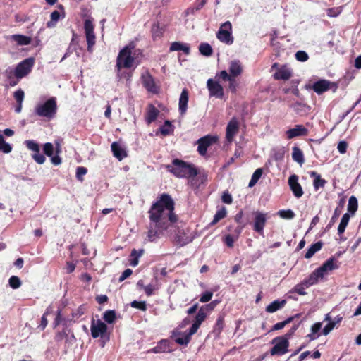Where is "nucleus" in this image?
I'll use <instances>...</instances> for the list:
<instances>
[{
    "mask_svg": "<svg viewBox=\"0 0 361 361\" xmlns=\"http://www.w3.org/2000/svg\"><path fill=\"white\" fill-rule=\"evenodd\" d=\"M217 39L226 44L233 43V37L232 36V25L230 21L223 23L218 32H216Z\"/></svg>",
    "mask_w": 361,
    "mask_h": 361,
    "instance_id": "6e6552de",
    "label": "nucleus"
},
{
    "mask_svg": "<svg viewBox=\"0 0 361 361\" xmlns=\"http://www.w3.org/2000/svg\"><path fill=\"white\" fill-rule=\"evenodd\" d=\"M142 80L144 87L148 92L152 93H157L159 92V87L156 85L152 75L149 74L143 75Z\"/></svg>",
    "mask_w": 361,
    "mask_h": 361,
    "instance_id": "412c9836",
    "label": "nucleus"
},
{
    "mask_svg": "<svg viewBox=\"0 0 361 361\" xmlns=\"http://www.w3.org/2000/svg\"><path fill=\"white\" fill-rule=\"evenodd\" d=\"M239 128L240 124L238 119L235 117L232 118L227 124L226 129V140L228 142H231L233 140L234 137L239 131Z\"/></svg>",
    "mask_w": 361,
    "mask_h": 361,
    "instance_id": "4468645a",
    "label": "nucleus"
},
{
    "mask_svg": "<svg viewBox=\"0 0 361 361\" xmlns=\"http://www.w3.org/2000/svg\"><path fill=\"white\" fill-rule=\"evenodd\" d=\"M174 209V201L166 193L161 194L152 204L148 211L149 224L147 233L149 242H155L174 227L178 221Z\"/></svg>",
    "mask_w": 361,
    "mask_h": 361,
    "instance_id": "f257e3e1",
    "label": "nucleus"
},
{
    "mask_svg": "<svg viewBox=\"0 0 361 361\" xmlns=\"http://www.w3.org/2000/svg\"><path fill=\"white\" fill-rule=\"evenodd\" d=\"M84 29L87 43V51H92V47L95 44L96 36L94 32V26L91 19H86L84 22Z\"/></svg>",
    "mask_w": 361,
    "mask_h": 361,
    "instance_id": "9d476101",
    "label": "nucleus"
},
{
    "mask_svg": "<svg viewBox=\"0 0 361 361\" xmlns=\"http://www.w3.org/2000/svg\"><path fill=\"white\" fill-rule=\"evenodd\" d=\"M133 46H126L122 49L117 57L116 66L118 69L122 68H130L133 66L134 58L132 56Z\"/></svg>",
    "mask_w": 361,
    "mask_h": 361,
    "instance_id": "20e7f679",
    "label": "nucleus"
},
{
    "mask_svg": "<svg viewBox=\"0 0 361 361\" xmlns=\"http://www.w3.org/2000/svg\"><path fill=\"white\" fill-rule=\"evenodd\" d=\"M32 157L33 159L39 164H44L46 160L45 157L42 154H40L39 152L34 153Z\"/></svg>",
    "mask_w": 361,
    "mask_h": 361,
    "instance_id": "69168bd1",
    "label": "nucleus"
},
{
    "mask_svg": "<svg viewBox=\"0 0 361 361\" xmlns=\"http://www.w3.org/2000/svg\"><path fill=\"white\" fill-rule=\"evenodd\" d=\"M10 38L13 41L16 42L18 45L20 46L28 45L31 43V38L30 37L23 35H11Z\"/></svg>",
    "mask_w": 361,
    "mask_h": 361,
    "instance_id": "c756f323",
    "label": "nucleus"
},
{
    "mask_svg": "<svg viewBox=\"0 0 361 361\" xmlns=\"http://www.w3.org/2000/svg\"><path fill=\"white\" fill-rule=\"evenodd\" d=\"M166 168L176 177L180 178H195L198 173L197 169L192 164L178 159H173Z\"/></svg>",
    "mask_w": 361,
    "mask_h": 361,
    "instance_id": "f03ea898",
    "label": "nucleus"
},
{
    "mask_svg": "<svg viewBox=\"0 0 361 361\" xmlns=\"http://www.w3.org/2000/svg\"><path fill=\"white\" fill-rule=\"evenodd\" d=\"M338 268V262L334 257L329 258L322 266L316 269L321 279L328 275L333 270Z\"/></svg>",
    "mask_w": 361,
    "mask_h": 361,
    "instance_id": "9b49d317",
    "label": "nucleus"
},
{
    "mask_svg": "<svg viewBox=\"0 0 361 361\" xmlns=\"http://www.w3.org/2000/svg\"><path fill=\"white\" fill-rule=\"evenodd\" d=\"M174 240L177 243V245L180 246H183L189 243L191 240L188 238V237L185 236L184 233L179 232L174 237Z\"/></svg>",
    "mask_w": 361,
    "mask_h": 361,
    "instance_id": "58836bf2",
    "label": "nucleus"
},
{
    "mask_svg": "<svg viewBox=\"0 0 361 361\" xmlns=\"http://www.w3.org/2000/svg\"><path fill=\"white\" fill-rule=\"evenodd\" d=\"M295 58L298 61L305 62L308 60L309 56L305 51H298L295 53Z\"/></svg>",
    "mask_w": 361,
    "mask_h": 361,
    "instance_id": "bf43d9fd",
    "label": "nucleus"
},
{
    "mask_svg": "<svg viewBox=\"0 0 361 361\" xmlns=\"http://www.w3.org/2000/svg\"><path fill=\"white\" fill-rule=\"evenodd\" d=\"M342 12L341 7L329 8L326 10V15L330 18H336Z\"/></svg>",
    "mask_w": 361,
    "mask_h": 361,
    "instance_id": "603ef678",
    "label": "nucleus"
},
{
    "mask_svg": "<svg viewBox=\"0 0 361 361\" xmlns=\"http://www.w3.org/2000/svg\"><path fill=\"white\" fill-rule=\"evenodd\" d=\"M228 71H229L231 75L233 77H237V76L240 75L243 71L242 66H241L240 61H232L230 63Z\"/></svg>",
    "mask_w": 361,
    "mask_h": 361,
    "instance_id": "c85d7f7f",
    "label": "nucleus"
},
{
    "mask_svg": "<svg viewBox=\"0 0 361 361\" xmlns=\"http://www.w3.org/2000/svg\"><path fill=\"white\" fill-rule=\"evenodd\" d=\"M284 153L285 152L283 149H279L274 150V154L272 155V158L274 159V160L276 161H281L283 159Z\"/></svg>",
    "mask_w": 361,
    "mask_h": 361,
    "instance_id": "4d7b16f0",
    "label": "nucleus"
},
{
    "mask_svg": "<svg viewBox=\"0 0 361 361\" xmlns=\"http://www.w3.org/2000/svg\"><path fill=\"white\" fill-rule=\"evenodd\" d=\"M217 141V137L206 135L197 140V151L199 154L204 156L207 154L208 147Z\"/></svg>",
    "mask_w": 361,
    "mask_h": 361,
    "instance_id": "ddd939ff",
    "label": "nucleus"
},
{
    "mask_svg": "<svg viewBox=\"0 0 361 361\" xmlns=\"http://www.w3.org/2000/svg\"><path fill=\"white\" fill-rule=\"evenodd\" d=\"M221 200L224 203L227 204H230L233 202V197L228 190H226L223 192Z\"/></svg>",
    "mask_w": 361,
    "mask_h": 361,
    "instance_id": "e2e57ef3",
    "label": "nucleus"
},
{
    "mask_svg": "<svg viewBox=\"0 0 361 361\" xmlns=\"http://www.w3.org/2000/svg\"><path fill=\"white\" fill-rule=\"evenodd\" d=\"M288 183L290 190L296 198H300L303 195L304 192L302 186L298 183V176L296 174L291 175L288 178Z\"/></svg>",
    "mask_w": 361,
    "mask_h": 361,
    "instance_id": "dca6fc26",
    "label": "nucleus"
},
{
    "mask_svg": "<svg viewBox=\"0 0 361 361\" xmlns=\"http://www.w3.org/2000/svg\"><path fill=\"white\" fill-rule=\"evenodd\" d=\"M226 216V209L225 207H221L220 209H219L215 215L214 216V219L211 222L212 225L216 224L218 221H219L221 219H224Z\"/></svg>",
    "mask_w": 361,
    "mask_h": 361,
    "instance_id": "79ce46f5",
    "label": "nucleus"
},
{
    "mask_svg": "<svg viewBox=\"0 0 361 361\" xmlns=\"http://www.w3.org/2000/svg\"><path fill=\"white\" fill-rule=\"evenodd\" d=\"M103 319L109 324H112L116 319V312L114 310H106L103 314Z\"/></svg>",
    "mask_w": 361,
    "mask_h": 361,
    "instance_id": "a18cd8bd",
    "label": "nucleus"
},
{
    "mask_svg": "<svg viewBox=\"0 0 361 361\" xmlns=\"http://www.w3.org/2000/svg\"><path fill=\"white\" fill-rule=\"evenodd\" d=\"M293 159L302 166L305 163V158L302 151L297 146L293 147L292 152Z\"/></svg>",
    "mask_w": 361,
    "mask_h": 361,
    "instance_id": "7c9ffc66",
    "label": "nucleus"
},
{
    "mask_svg": "<svg viewBox=\"0 0 361 361\" xmlns=\"http://www.w3.org/2000/svg\"><path fill=\"white\" fill-rule=\"evenodd\" d=\"M319 279H321L319 273H317V270L315 269L307 278L305 279L302 281L304 283L310 287L313 286L319 281Z\"/></svg>",
    "mask_w": 361,
    "mask_h": 361,
    "instance_id": "f704fd0d",
    "label": "nucleus"
},
{
    "mask_svg": "<svg viewBox=\"0 0 361 361\" xmlns=\"http://www.w3.org/2000/svg\"><path fill=\"white\" fill-rule=\"evenodd\" d=\"M253 215V224L252 229L254 231L264 235V229L268 219V213H264L260 211H255L252 213Z\"/></svg>",
    "mask_w": 361,
    "mask_h": 361,
    "instance_id": "0eeeda50",
    "label": "nucleus"
},
{
    "mask_svg": "<svg viewBox=\"0 0 361 361\" xmlns=\"http://www.w3.org/2000/svg\"><path fill=\"white\" fill-rule=\"evenodd\" d=\"M358 208L357 200L355 196L350 197L348 204V211L352 215H354Z\"/></svg>",
    "mask_w": 361,
    "mask_h": 361,
    "instance_id": "e433bc0d",
    "label": "nucleus"
},
{
    "mask_svg": "<svg viewBox=\"0 0 361 361\" xmlns=\"http://www.w3.org/2000/svg\"><path fill=\"white\" fill-rule=\"evenodd\" d=\"M323 246V243L322 241H318L312 245L308 248L307 252L305 255V257L306 259L311 258L317 252L319 251Z\"/></svg>",
    "mask_w": 361,
    "mask_h": 361,
    "instance_id": "72a5a7b5",
    "label": "nucleus"
},
{
    "mask_svg": "<svg viewBox=\"0 0 361 361\" xmlns=\"http://www.w3.org/2000/svg\"><path fill=\"white\" fill-rule=\"evenodd\" d=\"M87 172V169L83 166H78L76 169V178L78 180L82 181V176H85Z\"/></svg>",
    "mask_w": 361,
    "mask_h": 361,
    "instance_id": "052dcab7",
    "label": "nucleus"
},
{
    "mask_svg": "<svg viewBox=\"0 0 361 361\" xmlns=\"http://www.w3.org/2000/svg\"><path fill=\"white\" fill-rule=\"evenodd\" d=\"M310 177H314V180L313 181L314 189L317 191L319 188H324L325 184L326 183V180L322 178L321 176L318 174L316 171H311L310 173Z\"/></svg>",
    "mask_w": 361,
    "mask_h": 361,
    "instance_id": "cd10ccee",
    "label": "nucleus"
},
{
    "mask_svg": "<svg viewBox=\"0 0 361 361\" xmlns=\"http://www.w3.org/2000/svg\"><path fill=\"white\" fill-rule=\"evenodd\" d=\"M111 149L113 152L114 156L119 161L123 160L128 156L126 148L117 142H114L111 144Z\"/></svg>",
    "mask_w": 361,
    "mask_h": 361,
    "instance_id": "aec40b11",
    "label": "nucleus"
},
{
    "mask_svg": "<svg viewBox=\"0 0 361 361\" xmlns=\"http://www.w3.org/2000/svg\"><path fill=\"white\" fill-rule=\"evenodd\" d=\"M200 325L194 322L190 329L188 331H185L186 334L188 336L190 340L191 336L197 331L198 329L200 328Z\"/></svg>",
    "mask_w": 361,
    "mask_h": 361,
    "instance_id": "338daca9",
    "label": "nucleus"
},
{
    "mask_svg": "<svg viewBox=\"0 0 361 361\" xmlns=\"http://www.w3.org/2000/svg\"><path fill=\"white\" fill-rule=\"evenodd\" d=\"M312 88L317 94H322L329 90H332L335 92L338 89V85L325 79H320L313 83Z\"/></svg>",
    "mask_w": 361,
    "mask_h": 361,
    "instance_id": "1a4fd4ad",
    "label": "nucleus"
},
{
    "mask_svg": "<svg viewBox=\"0 0 361 361\" xmlns=\"http://www.w3.org/2000/svg\"><path fill=\"white\" fill-rule=\"evenodd\" d=\"M271 343L274 346L270 350L271 355H283L288 352L289 341L286 338L275 337L272 339Z\"/></svg>",
    "mask_w": 361,
    "mask_h": 361,
    "instance_id": "423d86ee",
    "label": "nucleus"
},
{
    "mask_svg": "<svg viewBox=\"0 0 361 361\" xmlns=\"http://www.w3.org/2000/svg\"><path fill=\"white\" fill-rule=\"evenodd\" d=\"M8 284L13 289H17L21 286L22 282L18 276H11L8 279Z\"/></svg>",
    "mask_w": 361,
    "mask_h": 361,
    "instance_id": "09e8293b",
    "label": "nucleus"
},
{
    "mask_svg": "<svg viewBox=\"0 0 361 361\" xmlns=\"http://www.w3.org/2000/svg\"><path fill=\"white\" fill-rule=\"evenodd\" d=\"M188 92L186 89H183L181 92L180 98H179V104H178V110L180 114L183 116L186 113L188 109Z\"/></svg>",
    "mask_w": 361,
    "mask_h": 361,
    "instance_id": "b1692460",
    "label": "nucleus"
},
{
    "mask_svg": "<svg viewBox=\"0 0 361 361\" xmlns=\"http://www.w3.org/2000/svg\"><path fill=\"white\" fill-rule=\"evenodd\" d=\"M286 304V300H276L266 307V312L273 313L282 309Z\"/></svg>",
    "mask_w": 361,
    "mask_h": 361,
    "instance_id": "a878e982",
    "label": "nucleus"
},
{
    "mask_svg": "<svg viewBox=\"0 0 361 361\" xmlns=\"http://www.w3.org/2000/svg\"><path fill=\"white\" fill-rule=\"evenodd\" d=\"M35 64V59L30 57L17 64L15 68H8L17 78L26 77L32 71Z\"/></svg>",
    "mask_w": 361,
    "mask_h": 361,
    "instance_id": "39448f33",
    "label": "nucleus"
},
{
    "mask_svg": "<svg viewBox=\"0 0 361 361\" xmlns=\"http://www.w3.org/2000/svg\"><path fill=\"white\" fill-rule=\"evenodd\" d=\"M13 97L16 103H23L25 97L24 91L22 89H18L13 93Z\"/></svg>",
    "mask_w": 361,
    "mask_h": 361,
    "instance_id": "6e6d98bb",
    "label": "nucleus"
},
{
    "mask_svg": "<svg viewBox=\"0 0 361 361\" xmlns=\"http://www.w3.org/2000/svg\"><path fill=\"white\" fill-rule=\"evenodd\" d=\"M91 336L94 338H97L99 336L102 337L107 331V325L100 319L95 321L94 319L91 322Z\"/></svg>",
    "mask_w": 361,
    "mask_h": 361,
    "instance_id": "f8f14e48",
    "label": "nucleus"
},
{
    "mask_svg": "<svg viewBox=\"0 0 361 361\" xmlns=\"http://www.w3.org/2000/svg\"><path fill=\"white\" fill-rule=\"evenodd\" d=\"M235 235H226L224 238V242L228 247H233L234 242L238 240L239 235L242 231V228H237L235 229Z\"/></svg>",
    "mask_w": 361,
    "mask_h": 361,
    "instance_id": "473e14b6",
    "label": "nucleus"
},
{
    "mask_svg": "<svg viewBox=\"0 0 361 361\" xmlns=\"http://www.w3.org/2000/svg\"><path fill=\"white\" fill-rule=\"evenodd\" d=\"M224 317L225 315L224 313H221L219 314L217 319L216 321L215 324L214 325L212 334L216 338H219L221 331L224 328Z\"/></svg>",
    "mask_w": 361,
    "mask_h": 361,
    "instance_id": "4be33fe9",
    "label": "nucleus"
},
{
    "mask_svg": "<svg viewBox=\"0 0 361 361\" xmlns=\"http://www.w3.org/2000/svg\"><path fill=\"white\" fill-rule=\"evenodd\" d=\"M159 114V111L154 105L149 104L145 116V121L149 125L154 122L157 119Z\"/></svg>",
    "mask_w": 361,
    "mask_h": 361,
    "instance_id": "393cba45",
    "label": "nucleus"
},
{
    "mask_svg": "<svg viewBox=\"0 0 361 361\" xmlns=\"http://www.w3.org/2000/svg\"><path fill=\"white\" fill-rule=\"evenodd\" d=\"M262 173H263V169L262 168L257 169L251 177V179L249 182L248 186L250 188L253 187L257 183L259 179L261 178Z\"/></svg>",
    "mask_w": 361,
    "mask_h": 361,
    "instance_id": "ea45409f",
    "label": "nucleus"
},
{
    "mask_svg": "<svg viewBox=\"0 0 361 361\" xmlns=\"http://www.w3.org/2000/svg\"><path fill=\"white\" fill-rule=\"evenodd\" d=\"M206 317V313L203 311L202 307H201L195 316V322L199 325H201L202 322L205 319Z\"/></svg>",
    "mask_w": 361,
    "mask_h": 361,
    "instance_id": "13d9d810",
    "label": "nucleus"
},
{
    "mask_svg": "<svg viewBox=\"0 0 361 361\" xmlns=\"http://www.w3.org/2000/svg\"><path fill=\"white\" fill-rule=\"evenodd\" d=\"M199 51L201 54L209 56L212 54V48L208 43H202L199 46Z\"/></svg>",
    "mask_w": 361,
    "mask_h": 361,
    "instance_id": "37998d69",
    "label": "nucleus"
},
{
    "mask_svg": "<svg viewBox=\"0 0 361 361\" xmlns=\"http://www.w3.org/2000/svg\"><path fill=\"white\" fill-rule=\"evenodd\" d=\"M169 348V342L167 340L163 339L159 342L158 345L154 348V353H161V351H166Z\"/></svg>",
    "mask_w": 361,
    "mask_h": 361,
    "instance_id": "49530a36",
    "label": "nucleus"
},
{
    "mask_svg": "<svg viewBox=\"0 0 361 361\" xmlns=\"http://www.w3.org/2000/svg\"><path fill=\"white\" fill-rule=\"evenodd\" d=\"M322 326V322H316L311 327V333L307 335V337L309 338L310 341H314L317 339L320 334L319 331L321 330Z\"/></svg>",
    "mask_w": 361,
    "mask_h": 361,
    "instance_id": "2f4dec72",
    "label": "nucleus"
},
{
    "mask_svg": "<svg viewBox=\"0 0 361 361\" xmlns=\"http://www.w3.org/2000/svg\"><path fill=\"white\" fill-rule=\"evenodd\" d=\"M130 305L133 308L139 309L142 311H146L147 310V305L145 301L133 300L131 302Z\"/></svg>",
    "mask_w": 361,
    "mask_h": 361,
    "instance_id": "5fc2aeb1",
    "label": "nucleus"
},
{
    "mask_svg": "<svg viewBox=\"0 0 361 361\" xmlns=\"http://www.w3.org/2000/svg\"><path fill=\"white\" fill-rule=\"evenodd\" d=\"M348 143L344 141H340L338 144L337 149L341 154H345L347 151Z\"/></svg>",
    "mask_w": 361,
    "mask_h": 361,
    "instance_id": "774afa93",
    "label": "nucleus"
},
{
    "mask_svg": "<svg viewBox=\"0 0 361 361\" xmlns=\"http://www.w3.org/2000/svg\"><path fill=\"white\" fill-rule=\"evenodd\" d=\"M159 289V286L157 283H149L147 286H144V290L147 296H151L154 294L155 290Z\"/></svg>",
    "mask_w": 361,
    "mask_h": 361,
    "instance_id": "3c124183",
    "label": "nucleus"
},
{
    "mask_svg": "<svg viewBox=\"0 0 361 361\" xmlns=\"http://www.w3.org/2000/svg\"><path fill=\"white\" fill-rule=\"evenodd\" d=\"M59 11H54L50 15L51 20L47 23V27L49 28L54 27L60 18H64L66 16L65 9L63 5L57 6Z\"/></svg>",
    "mask_w": 361,
    "mask_h": 361,
    "instance_id": "a211bd4d",
    "label": "nucleus"
},
{
    "mask_svg": "<svg viewBox=\"0 0 361 361\" xmlns=\"http://www.w3.org/2000/svg\"><path fill=\"white\" fill-rule=\"evenodd\" d=\"M25 144L30 150L33 151L35 153L39 152V146L35 141L25 140Z\"/></svg>",
    "mask_w": 361,
    "mask_h": 361,
    "instance_id": "864d4df0",
    "label": "nucleus"
},
{
    "mask_svg": "<svg viewBox=\"0 0 361 361\" xmlns=\"http://www.w3.org/2000/svg\"><path fill=\"white\" fill-rule=\"evenodd\" d=\"M160 132L163 135H168L171 134L174 130V127L169 121H166L160 128Z\"/></svg>",
    "mask_w": 361,
    "mask_h": 361,
    "instance_id": "4c0bfd02",
    "label": "nucleus"
},
{
    "mask_svg": "<svg viewBox=\"0 0 361 361\" xmlns=\"http://www.w3.org/2000/svg\"><path fill=\"white\" fill-rule=\"evenodd\" d=\"M170 338L180 345H187L190 341L186 332H181L179 329H173L171 332Z\"/></svg>",
    "mask_w": 361,
    "mask_h": 361,
    "instance_id": "6ab92c4d",
    "label": "nucleus"
},
{
    "mask_svg": "<svg viewBox=\"0 0 361 361\" xmlns=\"http://www.w3.org/2000/svg\"><path fill=\"white\" fill-rule=\"evenodd\" d=\"M207 86L210 97H215L216 98H222L224 97L223 87L218 82L210 78L207 82Z\"/></svg>",
    "mask_w": 361,
    "mask_h": 361,
    "instance_id": "2eb2a0df",
    "label": "nucleus"
},
{
    "mask_svg": "<svg viewBox=\"0 0 361 361\" xmlns=\"http://www.w3.org/2000/svg\"><path fill=\"white\" fill-rule=\"evenodd\" d=\"M169 49L170 51H182L186 55H189L190 51V47L187 44L180 42H174L171 43Z\"/></svg>",
    "mask_w": 361,
    "mask_h": 361,
    "instance_id": "bb28decb",
    "label": "nucleus"
},
{
    "mask_svg": "<svg viewBox=\"0 0 361 361\" xmlns=\"http://www.w3.org/2000/svg\"><path fill=\"white\" fill-rule=\"evenodd\" d=\"M309 287L306 286L302 281L300 283H298L294 286V288L292 290V292L296 293L300 295H305L307 294V293L305 292V289Z\"/></svg>",
    "mask_w": 361,
    "mask_h": 361,
    "instance_id": "c03bdc74",
    "label": "nucleus"
},
{
    "mask_svg": "<svg viewBox=\"0 0 361 361\" xmlns=\"http://www.w3.org/2000/svg\"><path fill=\"white\" fill-rule=\"evenodd\" d=\"M278 215L282 219H292L295 216V213L291 209H282L278 212Z\"/></svg>",
    "mask_w": 361,
    "mask_h": 361,
    "instance_id": "8fccbe9b",
    "label": "nucleus"
},
{
    "mask_svg": "<svg viewBox=\"0 0 361 361\" xmlns=\"http://www.w3.org/2000/svg\"><path fill=\"white\" fill-rule=\"evenodd\" d=\"M12 150V147L10 144L5 142L4 136L0 134V151L4 153L8 154Z\"/></svg>",
    "mask_w": 361,
    "mask_h": 361,
    "instance_id": "de8ad7c7",
    "label": "nucleus"
},
{
    "mask_svg": "<svg viewBox=\"0 0 361 361\" xmlns=\"http://www.w3.org/2000/svg\"><path fill=\"white\" fill-rule=\"evenodd\" d=\"M5 75L7 78L9 85L11 87H14L17 85L19 80L21 78H16L15 75L13 73V71H11L9 68H7L5 71Z\"/></svg>",
    "mask_w": 361,
    "mask_h": 361,
    "instance_id": "a19ab883",
    "label": "nucleus"
},
{
    "mask_svg": "<svg viewBox=\"0 0 361 361\" xmlns=\"http://www.w3.org/2000/svg\"><path fill=\"white\" fill-rule=\"evenodd\" d=\"M292 77V71L290 68L286 66L281 67L274 74L275 80H287Z\"/></svg>",
    "mask_w": 361,
    "mask_h": 361,
    "instance_id": "5701e85b",
    "label": "nucleus"
},
{
    "mask_svg": "<svg viewBox=\"0 0 361 361\" xmlns=\"http://www.w3.org/2000/svg\"><path fill=\"white\" fill-rule=\"evenodd\" d=\"M309 130L303 125H295L294 128H290L286 132V135L288 140L293 139L296 137L307 136Z\"/></svg>",
    "mask_w": 361,
    "mask_h": 361,
    "instance_id": "f3484780",
    "label": "nucleus"
},
{
    "mask_svg": "<svg viewBox=\"0 0 361 361\" xmlns=\"http://www.w3.org/2000/svg\"><path fill=\"white\" fill-rule=\"evenodd\" d=\"M44 153L48 156L51 157L54 152V146L51 142H47L44 145Z\"/></svg>",
    "mask_w": 361,
    "mask_h": 361,
    "instance_id": "680f3d73",
    "label": "nucleus"
},
{
    "mask_svg": "<svg viewBox=\"0 0 361 361\" xmlns=\"http://www.w3.org/2000/svg\"><path fill=\"white\" fill-rule=\"evenodd\" d=\"M57 109L56 99L52 97L44 102L37 103L35 106L34 114L39 117L50 121L56 116Z\"/></svg>",
    "mask_w": 361,
    "mask_h": 361,
    "instance_id": "7ed1b4c3",
    "label": "nucleus"
},
{
    "mask_svg": "<svg viewBox=\"0 0 361 361\" xmlns=\"http://www.w3.org/2000/svg\"><path fill=\"white\" fill-rule=\"evenodd\" d=\"M213 296V293L211 291H205L201 295L200 301L202 303L207 302L211 300Z\"/></svg>",
    "mask_w": 361,
    "mask_h": 361,
    "instance_id": "0e129e2a",
    "label": "nucleus"
},
{
    "mask_svg": "<svg viewBox=\"0 0 361 361\" xmlns=\"http://www.w3.org/2000/svg\"><path fill=\"white\" fill-rule=\"evenodd\" d=\"M350 220V214L349 213H345L341 220V222L338 227V235H341L345 232V230Z\"/></svg>",
    "mask_w": 361,
    "mask_h": 361,
    "instance_id": "c9c22d12",
    "label": "nucleus"
}]
</instances>
